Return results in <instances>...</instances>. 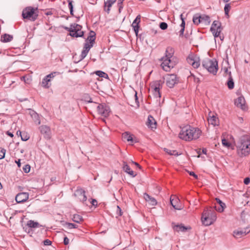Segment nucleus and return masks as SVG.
<instances>
[{
  "mask_svg": "<svg viewBox=\"0 0 250 250\" xmlns=\"http://www.w3.org/2000/svg\"><path fill=\"white\" fill-rule=\"evenodd\" d=\"M202 133L201 130L199 128L187 125L181 127L179 137L184 141H191L199 139Z\"/></svg>",
  "mask_w": 250,
  "mask_h": 250,
  "instance_id": "nucleus-1",
  "label": "nucleus"
},
{
  "mask_svg": "<svg viewBox=\"0 0 250 250\" xmlns=\"http://www.w3.org/2000/svg\"><path fill=\"white\" fill-rule=\"evenodd\" d=\"M237 154L240 157L250 154V137L248 135L240 136L236 144Z\"/></svg>",
  "mask_w": 250,
  "mask_h": 250,
  "instance_id": "nucleus-2",
  "label": "nucleus"
},
{
  "mask_svg": "<svg viewBox=\"0 0 250 250\" xmlns=\"http://www.w3.org/2000/svg\"><path fill=\"white\" fill-rule=\"evenodd\" d=\"M174 53L173 48L168 46L166 49L165 56L161 59V66L165 71H169L177 62V59L173 56Z\"/></svg>",
  "mask_w": 250,
  "mask_h": 250,
  "instance_id": "nucleus-3",
  "label": "nucleus"
},
{
  "mask_svg": "<svg viewBox=\"0 0 250 250\" xmlns=\"http://www.w3.org/2000/svg\"><path fill=\"white\" fill-rule=\"evenodd\" d=\"M217 215L215 211L212 209L205 210L202 214V222L205 226H209L216 220Z\"/></svg>",
  "mask_w": 250,
  "mask_h": 250,
  "instance_id": "nucleus-4",
  "label": "nucleus"
},
{
  "mask_svg": "<svg viewBox=\"0 0 250 250\" xmlns=\"http://www.w3.org/2000/svg\"><path fill=\"white\" fill-rule=\"evenodd\" d=\"M202 65L209 73L216 75L218 70V63L216 61L207 59L203 61Z\"/></svg>",
  "mask_w": 250,
  "mask_h": 250,
  "instance_id": "nucleus-5",
  "label": "nucleus"
},
{
  "mask_svg": "<svg viewBox=\"0 0 250 250\" xmlns=\"http://www.w3.org/2000/svg\"><path fill=\"white\" fill-rule=\"evenodd\" d=\"M82 27L78 24L73 23L70 27H64V28L69 31V35L74 37H80L83 35V32L81 30Z\"/></svg>",
  "mask_w": 250,
  "mask_h": 250,
  "instance_id": "nucleus-6",
  "label": "nucleus"
},
{
  "mask_svg": "<svg viewBox=\"0 0 250 250\" xmlns=\"http://www.w3.org/2000/svg\"><path fill=\"white\" fill-rule=\"evenodd\" d=\"M193 21L195 24L198 25L199 23L204 25H208L210 23V17L206 15L196 14L193 17Z\"/></svg>",
  "mask_w": 250,
  "mask_h": 250,
  "instance_id": "nucleus-7",
  "label": "nucleus"
},
{
  "mask_svg": "<svg viewBox=\"0 0 250 250\" xmlns=\"http://www.w3.org/2000/svg\"><path fill=\"white\" fill-rule=\"evenodd\" d=\"M22 16L23 19L35 21L37 19L38 15L35 12V9L34 8L27 7L23 10Z\"/></svg>",
  "mask_w": 250,
  "mask_h": 250,
  "instance_id": "nucleus-8",
  "label": "nucleus"
},
{
  "mask_svg": "<svg viewBox=\"0 0 250 250\" xmlns=\"http://www.w3.org/2000/svg\"><path fill=\"white\" fill-rule=\"evenodd\" d=\"M222 30L221 22L218 21H214L211 26L210 31L214 38L218 37Z\"/></svg>",
  "mask_w": 250,
  "mask_h": 250,
  "instance_id": "nucleus-9",
  "label": "nucleus"
},
{
  "mask_svg": "<svg viewBox=\"0 0 250 250\" xmlns=\"http://www.w3.org/2000/svg\"><path fill=\"white\" fill-rule=\"evenodd\" d=\"M167 85L172 88L178 82V79L175 74H167L165 77Z\"/></svg>",
  "mask_w": 250,
  "mask_h": 250,
  "instance_id": "nucleus-10",
  "label": "nucleus"
},
{
  "mask_svg": "<svg viewBox=\"0 0 250 250\" xmlns=\"http://www.w3.org/2000/svg\"><path fill=\"white\" fill-rule=\"evenodd\" d=\"M56 74L57 72H54L46 76L42 80V86L44 88H49L51 85V80L55 77Z\"/></svg>",
  "mask_w": 250,
  "mask_h": 250,
  "instance_id": "nucleus-11",
  "label": "nucleus"
},
{
  "mask_svg": "<svg viewBox=\"0 0 250 250\" xmlns=\"http://www.w3.org/2000/svg\"><path fill=\"white\" fill-rule=\"evenodd\" d=\"M97 111L99 114L104 117H107L110 113V109L105 104H100L97 106Z\"/></svg>",
  "mask_w": 250,
  "mask_h": 250,
  "instance_id": "nucleus-12",
  "label": "nucleus"
},
{
  "mask_svg": "<svg viewBox=\"0 0 250 250\" xmlns=\"http://www.w3.org/2000/svg\"><path fill=\"white\" fill-rule=\"evenodd\" d=\"M250 232V227H248L244 229H239L233 231V236L236 238H240Z\"/></svg>",
  "mask_w": 250,
  "mask_h": 250,
  "instance_id": "nucleus-13",
  "label": "nucleus"
},
{
  "mask_svg": "<svg viewBox=\"0 0 250 250\" xmlns=\"http://www.w3.org/2000/svg\"><path fill=\"white\" fill-rule=\"evenodd\" d=\"M187 60L188 62L195 68H198L200 65L199 58L193 55L189 56Z\"/></svg>",
  "mask_w": 250,
  "mask_h": 250,
  "instance_id": "nucleus-14",
  "label": "nucleus"
},
{
  "mask_svg": "<svg viewBox=\"0 0 250 250\" xmlns=\"http://www.w3.org/2000/svg\"><path fill=\"white\" fill-rule=\"evenodd\" d=\"M235 105L242 109V110H246L247 109V107L246 105V102L245 98L243 96H239L236 99L234 102Z\"/></svg>",
  "mask_w": 250,
  "mask_h": 250,
  "instance_id": "nucleus-15",
  "label": "nucleus"
},
{
  "mask_svg": "<svg viewBox=\"0 0 250 250\" xmlns=\"http://www.w3.org/2000/svg\"><path fill=\"white\" fill-rule=\"evenodd\" d=\"M29 198V194L27 192H21L18 193L16 197L15 200L18 203H23L26 201Z\"/></svg>",
  "mask_w": 250,
  "mask_h": 250,
  "instance_id": "nucleus-16",
  "label": "nucleus"
},
{
  "mask_svg": "<svg viewBox=\"0 0 250 250\" xmlns=\"http://www.w3.org/2000/svg\"><path fill=\"white\" fill-rule=\"evenodd\" d=\"M133 135L131 134L128 132H125L123 133L122 137L125 140H126L130 144H133L137 142V139L135 137L133 138Z\"/></svg>",
  "mask_w": 250,
  "mask_h": 250,
  "instance_id": "nucleus-17",
  "label": "nucleus"
},
{
  "mask_svg": "<svg viewBox=\"0 0 250 250\" xmlns=\"http://www.w3.org/2000/svg\"><path fill=\"white\" fill-rule=\"evenodd\" d=\"M164 82L161 81H156L151 83L150 90L151 92L160 91V88L162 87Z\"/></svg>",
  "mask_w": 250,
  "mask_h": 250,
  "instance_id": "nucleus-18",
  "label": "nucleus"
},
{
  "mask_svg": "<svg viewBox=\"0 0 250 250\" xmlns=\"http://www.w3.org/2000/svg\"><path fill=\"white\" fill-rule=\"evenodd\" d=\"M172 226L174 230L177 232H185L187 230L190 229V227H186L182 224L175 225L174 223H172Z\"/></svg>",
  "mask_w": 250,
  "mask_h": 250,
  "instance_id": "nucleus-19",
  "label": "nucleus"
},
{
  "mask_svg": "<svg viewBox=\"0 0 250 250\" xmlns=\"http://www.w3.org/2000/svg\"><path fill=\"white\" fill-rule=\"evenodd\" d=\"M39 128L41 133L44 135L45 138L49 139L50 138L51 131L49 127L46 125H42Z\"/></svg>",
  "mask_w": 250,
  "mask_h": 250,
  "instance_id": "nucleus-20",
  "label": "nucleus"
},
{
  "mask_svg": "<svg viewBox=\"0 0 250 250\" xmlns=\"http://www.w3.org/2000/svg\"><path fill=\"white\" fill-rule=\"evenodd\" d=\"M144 198L150 206H156L157 204L156 200L154 197L150 196L146 193H145L144 194Z\"/></svg>",
  "mask_w": 250,
  "mask_h": 250,
  "instance_id": "nucleus-21",
  "label": "nucleus"
},
{
  "mask_svg": "<svg viewBox=\"0 0 250 250\" xmlns=\"http://www.w3.org/2000/svg\"><path fill=\"white\" fill-rule=\"evenodd\" d=\"M93 44L89 43L88 42H86L84 44L83 49L81 55V60L83 59L87 55L89 51L90 48L93 46Z\"/></svg>",
  "mask_w": 250,
  "mask_h": 250,
  "instance_id": "nucleus-22",
  "label": "nucleus"
},
{
  "mask_svg": "<svg viewBox=\"0 0 250 250\" xmlns=\"http://www.w3.org/2000/svg\"><path fill=\"white\" fill-rule=\"evenodd\" d=\"M146 125L148 127L151 128V129L156 128V122L154 118L150 115L148 116Z\"/></svg>",
  "mask_w": 250,
  "mask_h": 250,
  "instance_id": "nucleus-23",
  "label": "nucleus"
},
{
  "mask_svg": "<svg viewBox=\"0 0 250 250\" xmlns=\"http://www.w3.org/2000/svg\"><path fill=\"white\" fill-rule=\"evenodd\" d=\"M76 195L78 196V198L81 201L84 203L87 200V197L85 194V192L82 189H79L77 190Z\"/></svg>",
  "mask_w": 250,
  "mask_h": 250,
  "instance_id": "nucleus-24",
  "label": "nucleus"
},
{
  "mask_svg": "<svg viewBox=\"0 0 250 250\" xmlns=\"http://www.w3.org/2000/svg\"><path fill=\"white\" fill-rule=\"evenodd\" d=\"M123 168L125 172L129 174L132 177H134L136 176V174L135 173L133 170L130 169L129 166H128V165L125 162H124Z\"/></svg>",
  "mask_w": 250,
  "mask_h": 250,
  "instance_id": "nucleus-25",
  "label": "nucleus"
},
{
  "mask_svg": "<svg viewBox=\"0 0 250 250\" xmlns=\"http://www.w3.org/2000/svg\"><path fill=\"white\" fill-rule=\"evenodd\" d=\"M208 123L213 126L218 125H219V120L215 116L212 115L208 119Z\"/></svg>",
  "mask_w": 250,
  "mask_h": 250,
  "instance_id": "nucleus-26",
  "label": "nucleus"
},
{
  "mask_svg": "<svg viewBox=\"0 0 250 250\" xmlns=\"http://www.w3.org/2000/svg\"><path fill=\"white\" fill-rule=\"evenodd\" d=\"M216 202L220 205V207L217 208L216 207H215L216 210L218 211L219 212H222L224 211V208L226 207V205L224 203H223L221 200H220L219 198H216Z\"/></svg>",
  "mask_w": 250,
  "mask_h": 250,
  "instance_id": "nucleus-27",
  "label": "nucleus"
},
{
  "mask_svg": "<svg viewBox=\"0 0 250 250\" xmlns=\"http://www.w3.org/2000/svg\"><path fill=\"white\" fill-rule=\"evenodd\" d=\"M116 1V0H108L104 2V10L107 13H109L110 8Z\"/></svg>",
  "mask_w": 250,
  "mask_h": 250,
  "instance_id": "nucleus-28",
  "label": "nucleus"
},
{
  "mask_svg": "<svg viewBox=\"0 0 250 250\" xmlns=\"http://www.w3.org/2000/svg\"><path fill=\"white\" fill-rule=\"evenodd\" d=\"M228 78V80L227 82V85L228 88L229 89H232L234 88V83L231 75V73H229V77Z\"/></svg>",
  "mask_w": 250,
  "mask_h": 250,
  "instance_id": "nucleus-29",
  "label": "nucleus"
},
{
  "mask_svg": "<svg viewBox=\"0 0 250 250\" xmlns=\"http://www.w3.org/2000/svg\"><path fill=\"white\" fill-rule=\"evenodd\" d=\"M13 39V37L12 35L4 34L1 36V41L3 42H8L11 41Z\"/></svg>",
  "mask_w": 250,
  "mask_h": 250,
  "instance_id": "nucleus-30",
  "label": "nucleus"
},
{
  "mask_svg": "<svg viewBox=\"0 0 250 250\" xmlns=\"http://www.w3.org/2000/svg\"><path fill=\"white\" fill-rule=\"evenodd\" d=\"M34 122L38 125L41 124V121L39 115L34 111L30 113Z\"/></svg>",
  "mask_w": 250,
  "mask_h": 250,
  "instance_id": "nucleus-31",
  "label": "nucleus"
},
{
  "mask_svg": "<svg viewBox=\"0 0 250 250\" xmlns=\"http://www.w3.org/2000/svg\"><path fill=\"white\" fill-rule=\"evenodd\" d=\"M27 226L30 228H37L41 227L40 225L33 220H29L27 223Z\"/></svg>",
  "mask_w": 250,
  "mask_h": 250,
  "instance_id": "nucleus-32",
  "label": "nucleus"
},
{
  "mask_svg": "<svg viewBox=\"0 0 250 250\" xmlns=\"http://www.w3.org/2000/svg\"><path fill=\"white\" fill-rule=\"evenodd\" d=\"M170 201L171 205L175 209L180 210L181 209V206L178 204L177 199L174 200V199L170 198Z\"/></svg>",
  "mask_w": 250,
  "mask_h": 250,
  "instance_id": "nucleus-33",
  "label": "nucleus"
},
{
  "mask_svg": "<svg viewBox=\"0 0 250 250\" xmlns=\"http://www.w3.org/2000/svg\"><path fill=\"white\" fill-rule=\"evenodd\" d=\"M95 40V33L93 31L90 32L89 36L87 37V40L88 41V43L93 45V43Z\"/></svg>",
  "mask_w": 250,
  "mask_h": 250,
  "instance_id": "nucleus-34",
  "label": "nucleus"
},
{
  "mask_svg": "<svg viewBox=\"0 0 250 250\" xmlns=\"http://www.w3.org/2000/svg\"><path fill=\"white\" fill-rule=\"evenodd\" d=\"M164 151L167 153L168 154L170 155H174V156H178L180 155V154H179L178 152L175 150H170L169 149L165 148Z\"/></svg>",
  "mask_w": 250,
  "mask_h": 250,
  "instance_id": "nucleus-35",
  "label": "nucleus"
},
{
  "mask_svg": "<svg viewBox=\"0 0 250 250\" xmlns=\"http://www.w3.org/2000/svg\"><path fill=\"white\" fill-rule=\"evenodd\" d=\"M72 220L77 223H80L83 220V217L78 214H74L72 218Z\"/></svg>",
  "mask_w": 250,
  "mask_h": 250,
  "instance_id": "nucleus-36",
  "label": "nucleus"
},
{
  "mask_svg": "<svg viewBox=\"0 0 250 250\" xmlns=\"http://www.w3.org/2000/svg\"><path fill=\"white\" fill-rule=\"evenodd\" d=\"M95 74L102 78H108V75L102 71H97L95 72Z\"/></svg>",
  "mask_w": 250,
  "mask_h": 250,
  "instance_id": "nucleus-37",
  "label": "nucleus"
},
{
  "mask_svg": "<svg viewBox=\"0 0 250 250\" xmlns=\"http://www.w3.org/2000/svg\"><path fill=\"white\" fill-rule=\"evenodd\" d=\"M231 8L230 3H227L225 5L224 7V11L225 15L229 16V13Z\"/></svg>",
  "mask_w": 250,
  "mask_h": 250,
  "instance_id": "nucleus-38",
  "label": "nucleus"
},
{
  "mask_svg": "<svg viewBox=\"0 0 250 250\" xmlns=\"http://www.w3.org/2000/svg\"><path fill=\"white\" fill-rule=\"evenodd\" d=\"M65 225L66 226L67 228L69 229H76L78 227V226L70 223H65Z\"/></svg>",
  "mask_w": 250,
  "mask_h": 250,
  "instance_id": "nucleus-39",
  "label": "nucleus"
},
{
  "mask_svg": "<svg viewBox=\"0 0 250 250\" xmlns=\"http://www.w3.org/2000/svg\"><path fill=\"white\" fill-rule=\"evenodd\" d=\"M68 8L70 9V14L73 15V6L72 4L73 1L69 0L68 1Z\"/></svg>",
  "mask_w": 250,
  "mask_h": 250,
  "instance_id": "nucleus-40",
  "label": "nucleus"
},
{
  "mask_svg": "<svg viewBox=\"0 0 250 250\" xmlns=\"http://www.w3.org/2000/svg\"><path fill=\"white\" fill-rule=\"evenodd\" d=\"M222 143L224 146L229 148L231 144L226 139H223L222 140Z\"/></svg>",
  "mask_w": 250,
  "mask_h": 250,
  "instance_id": "nucleus-41",
  "label": "nucleus"
},
{
  "mask_svg": "<svg viewBox=\"0 0 250 250\" xmlns=\"http://www.w3.org/2000/svg\"><path fill=\"white\" fill-rule=\"evenodd\" d=\"M140 19H141V16L138 15L137 16L136 19L134 20L132 25H139V23L140 22Z\"/></svg>",
  "mask_w": 250,
  "mask_h": 250,
  "instance_id": "nucleus-42",
  "label": "nucleus"
},
{
  "mask_svg": "<svg viewBox=\"0 0 250 250\" xmlns=\"http://www.w3.org/2000/svg\"><path fill=\"white\" fill-rule=\"evenodd\" d=\"M6 150L2 148H0V159H2L4 158Z\"/></svg>",
  "mask_w": 250,
  "mask_h": 250,
  "instance_id": "nucleus-43",
  "label": "nucleus"
},
{
  "mask_svg": "<svg viewBox=\"0 0 250 250\" xmlns=\"http://www.w3.org/2000/svg\"><path fill=\"white\" fill-rule=\"evenodd\" d=\"M160 27L162 30H165L167 28V24L165 22H162L160 24Z\"/></svg>",
  "mask_w": 250,
  "mask_h": 250,
  "instance_id": "nucleus-44",
  "label": "nucleus"
},
{
  "mask_svg": "<svg viewBox=\"0 0 250 250\" xmlns=\"http://www.w3.org/2000/svg\"><path fill=\"white\" fill-rule=\"evenodd\" d=\"M224 71V76L229 77V73H231L230 71H229V69L227 67H225L223 69Z\"/></svg>",
  "mask_w": 250,
  "mask_h": 250,
  "instance_id": "nucleus-45",
  "label": "nucleus"
},
{
  "mask_svg": "<svg viewBox=\"0 0 250 250\" xmlns=\"http://www.w3.org/2000/svg\"><path fill=\"white\" fill-rule=\"evenodd\" d=\"M23 171L25 173H28L30 170V166L29 165H26L23 168Z\"/></svg>",
  "mask_w": 250,
  "mask_h": 250,
  "instance_id": "nucleus-46",
  "label": "nucleus"
},
{
  "mask_svg": "<svg viewBox=\"0 0 250 250\" xmlns=\"http://www.w3.org/2000/svg\"><path fill=\"white\" fill-rule=\"evenodd\" d=\"M154 96V97L156 98H160L161 97V94L160 91H154L152 92Z\"/></svg>",
  "mask_w": 250,
  "mask_h": 250,
  "instance_id": "nucleus-47",
  "label": "nucleus"
},
{
  "mask_svg": "<svg viewBox=\"0 0 250 250\" xmlns=\"http://www.w3.org/2000/svg\"><path fill=\"white\" fill-rule=\"evenodd\" d=\"M124 0H118V5L119 12H121V9L123 8L122 3Z\"/></svg>",
  "mask_w": 250,
  "mask_h": 250,
  "instance_id": "nucleus-48",
  "label": "nucleus"
},
{
  "mask_svg": "<svg viewBox=\"0 0 250 250\" xmlns=\"http://www.w3.org/2000/svg\"><path fill=\"white\" fill-rule=\"evenodd\" d=\"M132 27H133L134 30L136 34H138L139 28V26L138 25H132Z\"/></svg>",
  "mask_w": 250,
  "mask_h": 250,
  "instance_id": "nucleus-49",
  "label": "nucleus"
},
{
  "mask_svg": "<svg viewBox=\"0 0 250 250\" xmlns=\"http://www.w3.org/2000/svg\"><path fill=\"white\" fill-rule=\"evenodd\" d=\"M43 244L45 246H49L51 244V241L48 239H46L43 241Z\"/></svg>",
  "mask_w": 250,
  "mask_h": 250,
  "instance_id": "nucleus-50",
  "label": "nucleus"
},
{
  "mask_svg": "<svg viewBox=\"0 0 250 250\" xmlns=\"http://www.w3.org/2000/svg\"><path fill=\"white\" fill-rule=\"evenodd\" d=\"M69 243V240L67 237H65L63 240V243L65 245H67Z\"/></svg>",
  "mask_w": 250,
  "mask_h": 250,
  "instance_id": "nucleus-51",
  "label": "nucleus"
},
{
  "mask_svg": "<svg viewBox=\"0 0 250 250\" xmlns=\"http://www.w3.org/2000/svg\"><path fill=\"white\" fill-rule=\"evenodd\" d=\"M188 173L190 175L193 176L195 179H198V176L193 171H189Z\"/></svg>",
  "mask_w": 250,
  "mask_h": 250,
  "instance_id": "nucleus-52",
  "label": "nucleus"
},
{
  "mask_svg": "<svg viewBox=\"0 0 250 250\" xmlns=\"http://www.w3.org/2000/svg\"><path fill=\"white\" fill-rule=\"evenodd\" d=\"M244 183L245 185H248L250 183V178L247 177L244 179Z\"/></svg>",
  "mask_w": 250,
  "mask_h": 250,
  "instance_id": "nucleus-53",
  "label": "nucleus"
},
{
  "mask_svg": "<svg viewBox=\"0 0 250 250\" xmlns=\"http://www.w3.org/2000/svg\"><path fill=\"white\" fill-rule=\"evenodd\" d=\"M91 203L93 206H95V207L97 206V201L96 199H92Z\"/></svg>",
  "mask_w": 250,
  "mask_h": 250,
  "instance_id": "nucleus-54",
  "label": "nucleus"
},
{
  "mask_svg": "<svg viewBox=\"0 0 250 250\" xmlns=\"http://www.w3.org/2000/svg\"><path fill=\"white\" fill-rule=\"evenodd\" d=\"M117 212L118 213H119V215L120 216H121L122 215V210L121 209V208L119 207V206H117Z\"/></svg>",
  "mask_w": 250,
  "mask_h": 250,
  "instance_id": "nucleus-55",
  "label": "nucleus"
},
{
  "mask_svg": "<svg viewBox=\"0 0 250 250\" xmlns=\"http://www.w3.org/2000/svg\"><path fill=\"white\" fill-rule=\"evenodd\" d=\"M21 139L22 141H27L29 139V137H28L26 135L25 136H21Z\"/></svg>",
  "mask_w": 250,
  "mask_h": 250,
  "instance_id": "nucleus-56",
  "label": "nucleus"
},
{
  "mask_svg": "<svg viewBox=\"0 0 250 250\" xmlns=\"http://www.w3.org/2000/svg\"><path fill=\"white\" fill-rule=\"evenodd\" d=\"M185 22L184 20L182 19V23L181 24V26L182 28H183V27L185 28Z\"/></svg>",
  "mask_w": 250,
  "mask_h": 250,
  "instance_id": "nucleus-57",
  "label": "nucleus"
},
{
  "mask_svg": "<svg viewBox=\"0 0 250 250\" xmlns=\"http://www.w3.org/2000/svg\"><path fill=\"white\" fill-rule=\"evenodd\" d=\"M16 163L17 164L18 167H21L20 160L19 159L18 161H16Z\"/></svg>",
  "mask_w": 250,
  "mask_h": 250,
  "instance_id": "nucleus-58",
  "label": "nucleus"
},
{
  "mask_svg": "<svg viewBox=\"0 0 250 250\" xmlns=\"http://www.w3.org/2000/svg\"><path fill=\"white\" fill-rule=\"evenodd\" d=\"M86 102H87L88 103H92V101H91V99L89 97H88V99L85 100Z\"/></svg>",
  "mask_w": 250,
  "mask_h": 250,
  "instance_id": "nucleus-59",
  "label": "nucleus"
},
{
  "mask_svg": "<svg viewBox=\"0 0 250 250\" xmlns=\"http://www.w3.org/2000/svg\"><path fill=\"white\" fill-rule=\"evenodd\" d=\"M185 28L183 27L180 31V33L181 35H183L184 32Z\"/></svg>",
  "mask_w": 250,
  "mask_h": 250,
  "instance_id": "nucleus-60",
  "label": "nucleus"
},
{
  "mask_svg": "<svg viewBox=\"0 0 250 250\" xmlns=\"http://www.w3.org/2000/svg\"><path fill=\"white\" fill-rule=\"evenodd\" d=\"M132 163L133 164H134V165H135L138 167H139L140 168H141V166L137 163H136V162H133V161H132Z\"/></svg>",
  "mask_w": 250,
  "mask_h": 250,
  "instance_id": "nucleus-61",
  "label": "nucleus"
},
{
  "mask_svg": "<svg viewBox=\"0 0 250 250\" xmlns=\"http://www.w3.org/2000/svg\"><path fill=\"white\" fill-rule=\"evenodd\" d=\"M207 152V149H206V148H203V149H202V153H203L206 154Z\"/></svg>",
  "mask_w": 250,
  "mask_h": 250,
  "instance_id": "nucleus-62",
  "label": "nucleus"
},
{
  "mask_svg": "<svg viewBox=\"0 0 250 250\" xmlns=\"http://www.w3.org/2000/svg\"><path fill=\"white\" fill-rule=\"evenodd\" d=\"M17 135H20L21 137V136H22L21 132L20 130H19L17 132Z\"/></svg>",
  "mask_w": 250,
  "mask_h": 250,
  "instance_id": "nucleus-63",
  "label": "nucleus"
},
{
  "mask_svg": "<svg viewBox=\"0 0 250 250\" xmlns=\"http://www.w3.org/2000/svg\"><path fill=\"white\" fill-rule=\"evenodd\" d=\"M218 37H219V38L220 39V40L221 41H223L224 40V36H221V34H220L219 36Z\"/></svg>",
  "mask_w": 250,
  "mask_h": 250,
  "instance_id": "nucleus-64",
  "label": "nucleus"
}]
</instances>
